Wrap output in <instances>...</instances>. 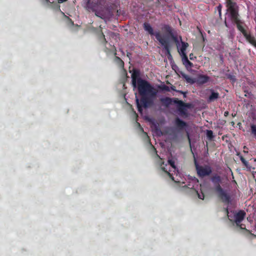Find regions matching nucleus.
I'll list each match as a JSON object with an SVG mask.
<instances>
[{
    "mask_svg": "<svg viewBox=\"0 0 256 256\" xmlns=\"http://www.w3.org/2000/svg\"><path fill=\"white\" fill-rule=\"evenodd\" d=\"M132 84L134 88L137 84L138 90L141 96L140 100L136 98V102L139 112H142V108H148L153 104V99L156 96L157 92L146 80L140 78V72L134 69L132 74Z\"/></svg>",
    "mask_w": 256,
    "mask_h": 256,
    "instance_id": "obj_1",
    "label": "nucleus"
},
{
    "mask_svg": "<svg viewBox=\"0 0 256 256\" xmlns=\"http://www.w3.org/2000/svg\"><path fill=\"white\" fill-rule=\"evenodd\" d=\"M162 105L166 108L168 107L173 102L177 104V108L181 116H187L188 114L187 108H190L192 105L190 103H185L176 98H170L168 97L162 98L160 99Z\"/></svg>",
    "mask_w": 256,
    "mask_h": 256,
    "instance_id": "obj_2",
    "label": "nucleus"
},
{
    "mask_svg": "<svg viewBox=\"0 0 256 256\" xmlns=\"http://www.w3.org/2000/svg\"><path fill=\"white\" fill-rule=\"evenodd\" d=\"M144 30L148 32L151 36H154L156 40L160 44L163 46L164 49L166 50V54L168 58L170 60L172 58V56L170 52V48L168 40L165 39L162 35L160 31L154 32V30L150 24L145 22L144 24Z\"/></svg>",
    "mask_w": 256,
    "mask_h": 256,
    "instance_id": "obj_3",
    "label": "nucleus"
},
{
    "mask_svg": "<svg viewBox=\"0 0 256 256\" xmlns=\"http://www.w3.org/2000/svg\"><path fill=\"white\" fill-rule=\"evenodd\" d=\"M228 10L230 12V16L232 20L236 24L238 29L244 36L247 34V32L244 28L243 26L242 25V22L238 18V6L232 8V6H231L230 8H228Z\"/></svg>",
    "mask_w": 256,
    "mask_h": 256,
    "instance_id": "obj_4",
    "label": "nucleus"
},
{
    "mask_svg": "<svg viewBox=\"0 0 256 256\" xmlns=\"http://www.w3.org/2000/svg\"><path fill=\"white\" fill-rule=\"evenodd\" d=\"M194 163L197 174L199 177L204 178L211 174L212 172L211 167L208 166H200L195 157H194Z\"/></svg>",
    "mask_w": 256,
    "mask_h": 256,
    "instance_id": "obj_5",
    "label": "nucleus"
},
{
    "mask_svg": "<svg viewBox=\"0 0 256 256\" xmlns=\"http://www.w3.org/2000/svg\"><path fill=\"white\" fill-rule=\"evenodd\" d=\"M162 30L164 32L167 34L166 35L162 36L168 40V42H169L168 40L169 38H170L176 42V46H178V45L179 44L177 36L174 33V30L168 24H164L162 28ZM168 44H170V43ZM169 46H170V44Z\"/></svg>",
    "mask_w": 256,
    "mask_h": 256,
    "instance_id": "obj_6",
    "label": "nucleus"
},
{
    "mask_svg": "<svg viewBox=\"0 0 256 256\" xmlns=\"http://www.w3.org/2000/svg\"><path fill=\"white\" fill-rule=\"evenodd\" d=\"M104 4L103 3H99L98 1L96 0V2L92 1L91 0H88L86 7L89 10H92V12H95V14L99 17H100V12L98 10L102 8V6Z\"/></svg>",
    "mask_w": 256,
    "mask_h": 256,
    "instance_id": "obj_7",
    "label": "nucleus"
},
{
    "mask_svg": "<svg viewBox=\"0 0 256 256\" xmlns=\"http://www.w3.org/2000/svg\"><path fill=\"white\" fill-rule=\"evenodd\" d=\"M152 149V152L155 154V158H158L160 160V162H158V164L160 166L161 169L166 173V174L172 180H174V177L172 176V174H170V172L171 171L170 170H168V168H166L168 166V164H166L165 166H163L164 165V162L162 160V158L160 157V156L158 154L156 149L154 148V146L151 144Z\"/></svg>",
    "mask_w": 256,
    "mask_h": 256,
    "instance_id": "obj_8",
    "label": "nucleus"
},
{
    "mask_svg": "<svg viewBox=\"0 0 256 256\" xmlns=\"http://www.w3.org/2000/svg\"><path fill=\"white\" fill-rule=\"evenodd\" d=\"M210 180L214 184V190L215 192H217L218 191L222 190L223 188L220 186L222 182V178L220 176L217 174H213L210 178Z\"/></svg>",
    "mask_w": 256,
    "mask_h": 256,
    "instance_id": "obj_9",
    "label": "nucleus"
},
{
    "mask_svg": "<svg viewBox=\"0 0 256 256\" xmlns=\"http://www.w3.org/2000/svg\"><path fill=\"white\" fill-rule=\"evenodd\" d=\"M216 193L218 194V197L224 203L228 204L231 202V198L230 194L226 193L224 189Z\"/></svg>",
    "mask_w": 256,
    "mask_h": 256,
    "instance_id": "obj_10",
    "label": "nucleus"
},
{
    "mask_svg": "<svg viewBox=\"0 0 256 256\" xmlns=\"http://www.w3.org/2000/svg\"><path fill=\"white\" fill-rule=\"evenodd\" d=\"M246 214V212L241 210L234 215V222L236 226H240V223L244 220Z\"/></svg>",
    "mask_w": 256,
    "mask_h": 256,
    "instance_id": "obj_11",
    "label": "nucleus"
},
{
    "mask_svg": "<svg viewBox=\"0 0 256 256\" xmlns=\"http://www.w3.org/2000/svg\"><path fill=\"white\" fill-rule=\"evenodd\" d=\"M210 77L206 75L199 74L196 78V83L198 84H204L208 82L210 80Z\"/></svg>",
    "mask_w": 256,
    "mask_h": 256,
    "instance_id": "obj_12",
    "label": "nucleus"
},
{
    "mask_svg": "<svg viewBox=\"0 0 256 256\" xmlns=\"http://www.w3.org/2000/svg\"><path fill=\"white\" fill-rule=\"evenodd\" d=\"M182 46L180 47V49H178V52L182 56V57L184 56V55L186 54V50L188 46V44L187 42H184L182 41Z\"/></svg>",
    "mask_w": 256,
    "mask_h": 256,
    "instance_id": "obj_13",
    "label": "nucleus"
},
{
    "mask_svg": "<svg viewBox=\"0 0 256 256\" xmlns=\"http://www.w3.org/2000/svg\"><path fill=\"white\" fill-rule=\"evenodd\" d=\"M182 64H184V66L187 69L190 68L192 67H193V64L188 60L186 55H184V56H182Z\"/></svg>",
    "mask_w": 256,
    "mask_h": 256,
    "instance_id": "obj_14",
    "label": "nucleus"
},
{
    "mask_svg": "<svg viewBox=\"0 0 256 256\" xmlns=\"http://www.w3.org/2000/svg\"><path fill=\"white\" fill-rule=\"evenodd\" d=\"M180 74L182 76V77L184 78L187 83L190 84H194L196 83L195 78H193L188 75L186 74L184 72H181Z\"/></svg>",
    "mask_w": 256,
    "mask_h": 256,
    "instance_id": "obj_15",
    "label": "nucleus"
},
{
    "mask_svg": "<svg viewBox=\"0 0 256 256\" xmlns=\"http://www.w3.org/2000/svg\"><path fill=\"white\" fill-rule=\"evenodd\" d=\"M210 95L208 97V101L210 102H213L217 100L219 98V94L218 92H215L213 90H210Z\"/></svg>",
    "mask_w": 256,
    "mask_h": 256,
    "instance_id": "obj_16",
    "label": "nucleus"
},
{
    "mask_svg": "<svg viewBox=\"0 0 256 256\" xmlns=\"http://www.w3.org/2000/svg\"><path fill=\"white\" fill-rule=\"evenodd\" d=\"M244 36L250 44L256 48V40L254 36H252L248 33Z\"/></svg>",
    "mask_w": 256,
    "mask_h": 256,
    "instance_id": "obj_17",
    "label": "nucleus"
},
{
    "mask_svg": "<svg viewBox=\"0 0 256 256\" xmlns=\"http://www.w3.org/2000/svg\"><path fill=\"white\" fill-rule=\"evenodd\" d=\"M114 48L115 49V52H114V55L115 56L114 61L120 68H123L124 67V62H123V60H122V59L116 56V49L115 47H114Z\"/></svg>",
    "mask_w": 256,
    "mask_h": 256,
    "instance_id": "obj_18",
    "label": "nucleus"
},
{
    "mask_svg": "<svg viewBox=\"0 0 256 256\" xmlns=\"http://www.w3.org/2000/svg\"><path fill=\"white\" fill-rule=\"evenodd\" d=\"M176 126L180 128H182L186 126V122L179 118H176Z\"/></svg>",
    "mask_w": 256,
    "mask_h": 256,
    "instance_id": "obj_19",
    "label": "nucleus"
},
{
    "mask_svg": "<svg viewBox=\"0 0 256 256\" xmlns=\"http://www.w3.org/2000/svg\"><path fill=\"white\" fill-rule=\"evenodd\" d=\"M206 135L208 139L210 140H212L214 138V136L213 134V132L211 130H206Z\"/></svg>",
    "mask_w": 256,
    "mask_h": 256,
    "instance_id": "obj_20",
    "label": "nucleus"
},
{
    "mask_svg": "<svg viewBox=\"0 0 256 256\" xmlns=\"http://www.w3.org/2000/svg\"><path fill=\"white\" fill-rule=\"evenodd\" d=\"M226 0V6L228 9L230 8L231 6L232 8L237 6L236 2H233L232 0Z\"/></svg>",
    "mask_w": 256,
    "mask_h": 256,
    "instance_id": "obj_21",
    "label": "nucleus"
},
{
    "mask_svg": "<svg viewBox=\"0 0 256 256\" xmlns=\"http://www.w3.org/2000/svg\"><path fill=\"white\" fill-rule=\"evenodd\" d=\"M168 163L170 166L174 170V172H176V171L178 172L177 168L175 166V162L172 160H168Z\"/></svg>",
    "mask_w": 256,
    "mask_h": 256,
    "instance_id": "obj_22",
    "label": "nucleus"
},
{
    "mask_svg": "<svg viewBox=\"0 0 256 256\" xmlns=\"http://www.w3.org/2000/svg\"><path fill=\"white\" fill-rule=\"evenodd\" d=\"M251 133L254 136H256V126L254 124H252L250 126Z\"/></svg>",
    "mask_w": 256,
    "mask_h": 256,
    "instance_id": "obj_23",
    "label": "nucleus"
},
{
    "mask_svg": "<svg viewBox=\"0 0 256 256\" xmlns=\"http://www.w3.org/2000/svg\"><path fill=\"white\" fill-rule=\"evenodd\" d=\"M240 160L242 163L246 166L248 167V162L246 160V159L242 156H240Z\"/></svg>",
    "mask_w": 256,
    "mask_h": 256,
    "instance_id": "obj_24",
    "label": "nucleus"
},
{
    "mask_svg": "<svg viewBox=\"0 0 256 256\" xmlns=\"http://www.w3.org/2000/svg\"><path fill=\"white\" fill-rule=\"evenodd\" d=\"M160 88L162 90H164V91H166V92H170V88L168 86H166V85H162V86L160 87Z\"/></svg>",
    "mask_w": 256,
    "mask_h": 256,
    "instance_id": "obj_25",
    "label": "nucleus"
},
{
    "mask_svg": "<svg viewBox=\"0 0 256 256\" xmlns=\"http://www.w3.org/2000/svg\"><path fill=\"white\" fill-rule=\"evenodd\" d=\"M101 38L104 40V44H106L107 43V41L105 38V36L102 32H101Z\"/></svg>",
    "mask_w": 256,
    "mask_h": 256,
    "instance_id": "obj_26",
    "label": "nucleus"
},
{
    "mask_svg": "<svg viewBox=\"0 0 256 256\" xmlns=\"http://www.w3.org/2000/svg\"><path fill=\"white\" fill-rule=\"evenodd\" d=\"M198 197L200 199L204 200V193L202 192L201 194H198Z\"/></svg>",
    "mask_w": 256,
    "mask_h": 256,
    "instance_id": "obj_27",
    "label": "nucleus"
},
{
    "mask_svg": "<svg viewBox=\"0 0 256 256\" xmlns=\"http://www.w3.org/2000/svg\"><path fill=\"white\" fill-rule=\"evenodd\" d=\"M218 11L219 14L220 16L222 14V6L220 4L218 7Z\"/></svg>",
    "mask_w": 256,
    "mask_h": 256,
    "instance_id": "obj_28",
    "label": "nucleus"
},
{
    "mask_svg": "<svg viewBox=\"0 0 256 256\" xmlns=\"http://www.w3.org/2000/svg\"><path fill=\"white\" fill-rule=\"evenodd\" d=\"M243 226H244V225L243 224H242L240 223V226H238V227H239V228H240V229H242V230H243V229H244V230H247L246 228H244L243 227Z\"/></svg>",
    "mask_w": 256,
    "mask_h": 256,
    "instance_id": "obj_29",
    "label": "nucleus"
},
{
    "mask_svg": "<svg viewBox=\"0 0 256 256\" xmlns=\"http://www.w3.org/2000/svg\"><path fill=\"white\" fill-rule=\"evenodd\" d=\"M229 114V112L228 111H226L224 112V116H228V115Z\"/></svg>",
    "mask_w": 256,
    "mask_h": 256,
    "instance_id": "obj_30",
    "label": "nucleus"
},
{
    "mask_svg": "<svg viewBox=\"0 0 256 256\" xmlns=\"http://www.w3.org/2000/svg\"><path fill=\"white\" fill-rule=\"evenodd\" d=\"M190 60H194V58H193V54H190Z\"/></svg>",
    "mask_w": 256,
    "mask_h": 256,
    "instance_id": "obj_31",
    "label": "nucleus"
},
{
    "mask_svg": "<svg viewBox=\"0 0 256 256\" xmlns=\"http://www.w3.org/2000/svg\"><path fill=\"white\" fill-rule=\"evenodd\" d=\"M58 0L59 3H62V2H64L66 1H67L68 0Z\"/></svg>",
    "mask_w": 256,
    "mask_h": 256,
    "instance_id": "obj_32",
    "label": "nucleus"
},
{
    "mask_svg": "<svg viewBox=\"0 0 256 256\" xmlns=\"http://www.w3.org/2000/svg\"><path fill=\"white\" fill-rule=\"evenodd\" d=\"M171 89H172V90H174V86H172V87H171Z\"/></svg>",
    "mask_w": 256,
    "mask_h": 256,
    "instance_id": "obj_33",
    "label": "nucleus"
},
{
    "mask_svg": "<svg viewBox=\"0 0 256 256\" xmlns=\"http://www.w3.org/2000/svg\"><path fill=\"white\" fill-rule=\"evenodd\" d=\"M130 55V53H128V54H127L128 56H129Z\"/></svg>",
    "mask_w": 256,
    "mask_h": 256,
    "instance_id": "obj_34",
    "label": "nucleus"
},
{
    "mask_svg": "<svg viewBox=\"0 0 256 256\" xmlns=\"http://www.w3.org/2000/svg\"><path fill=\"white\" fill-rule=\"evenodd\" d=\"M186 94H184V97H186Z\"/></svg>",
    "mask_w": 256,
    "mask_h": 256,
    "instance_id": "obj_35",
    "label": "nucleus"
},
{
    "mask_svg": "<svg viewBox=\"0 0 256 256\" xmlns=\"http://www.w3.org/2000/svg\"><path fill=\"white\" fill-rule=\"evenodd\" d=\"M47 2H49L48 0H46Z\"/></svg>",
    "mask_w": 256,
    "mask_h": 256,
    "instance_id": "obj_36",
    "label": "nucleus"
},
{
    "mask_svg": "<svg viewBox=\"0 0 256 256\" xmlns=\"http://www.w3.org/2000/svg\"><path fill=\"white\" fill-rule=\"evenodd\" d=\"M254 237H256V235L253 234Z\"/></svg>",
    "mask_w": 256,
    "mask_h": 256,
    "instance_id": "obj_37",
    "label": "nucleus"
},
{
    "mask_svg": "<svg viewBox=\"0 0 256 256\" xmlns=\"http://www.w3.org/2000/svg\"><path fill=\"white\" fill-rule=\"evenodd\" d=\"M255 227H256V226Z\"/></svg>",
    "mask_w": 256,
    "mask_h": 256,
    "instance_id": "obj_38",
    "label": "nucleus"
}]
</instances>
